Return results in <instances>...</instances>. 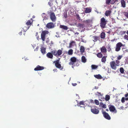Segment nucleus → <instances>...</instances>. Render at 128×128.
<instances>
[{
    "mask_svg": "<svg viewBox=\"0 0 128 128\" xmlns=\"http://www.w3.org/2000/svg\"><path fill=\"white\" fill-rule=\"evenodd\" d=\"M120 61L118 60L111 62L110 63L111 68L112 69L116 70L117 68V67L120 66Z\"/></svg>",
    "mask_w": 128,
    "mask_h": 128,
    "instance_id": "1",
    "label": "nucleus"
},
{
    "mask_svg": "<svg viewBox=\"0 0 128 128\" xmlns=\"http://www.w3.org/2000/svg\"><path fill=\"white\" fill-rule=\"evenodd\" d=\"M51 52L52 55L53 54L56 57H58L62 54V50H52Z\"/></svg>",
    "mask_w": 128,
    "mask_h": 128,
    "instance_id": "2",
    "label": "nucleus"
},
{
    "mask_svg": "<svg viewBox=\"0 0 128 128\" xmlns=\"http://www.w3.org/2000/svg\"><path fill=\"white\" fill-rule=\"evenodd\" d=\"M33 21V20L32 18L28 20L26 23V26H25L24 28H23L25 30H27L28 29L31 25L32 24Z\"/></svg>",
    "mask_w": 128,
    "mask_h": 128,
    "instance_id": "3",
    "label": "nucleus"
},
{
    "mask_svg": "<svg viewBox=\"0 0 128 128\" xmlns=\"http://www.w3.org/2000/svg\"><path fill=\"white\" fill-rule=\"evenodd\" d=\"M107 22V21L104 18H102L100 20V25L101 27L102 28H105Z\"/></svg>",
    "mask_w": 128,
    "mask_h": 128,
    "instance_id": "4",
    "label": "nucleus"
},
{
    "mask_svg": "<svg viewBox=\"0 0 128 128\" xmlns=\"http://www.w3.org/2000/svg\"><path fill=\"white\" fill-rule=\"evenodd\" d=\"M60 60V58H59L58 60L54 61L53 62L55 64V66L57 68L60 69L61 68L60 70H62L63 68L62 67V66L59 63Z\"/></svg>",
    "mask_w": 128,
    "mask_h": 128,
    "instance_id": "5",
    "label": "nucleus"
},
{
    "mask_svg": "<svg viewBox=\"0 0 128 128\" xmlns=\"http://www.w3.org/2000/svg\"><path fill=\"white\" fill-rule=\"evenodd\" d=\"M124 46V44H122L121 42H118L116 44L115 50L116 52L119 51L120 50L121 47Z\"/></svg>",
    "mask_w": 128,
    "mask_h": 128,
    "instance_id": "6",
    "label": "nucleus"
},
{
    "mask_svg": "<svg viewBox=\"0 0 128 128\" xmlns=\"http://www.w3.org/2000/svg\"><path fill=\"white\" fill-rule=\"evenodd\" d=\"M91 110L93 114H98L99 112V110L97 109V107L96 106H93L91 107Z\"/></svg>",
    "mask_w": 128,
    "mask_h": 128,
    "instance_id": "7",
    "label": "nucleus"
},
{
    "mask_svg": "<svg viewBox=\"0 0 128 128\" xmlns=\"http://www.w3.org/2000/svg\"><path fill=\"white\" fill-rule=\"evenodd\" d=\"M48 31L47 30L43 31L42 32L41 34V38L43 41H45V36L46 34H48Z\"/></svg>",
    "mask_w": 128,
    "mask_h": 128,
    "instance_id": "8",
    "label": "nucleus"
},
{
    "mask_svg": "<svg viewBox=\"0 0 128 128\" xmlns=\"http://www.w3.org/2000/svg\"><path fill=\"white\" fill-rule=\"evenodd\" d=\"M50 19L52 22H54L56 20V17L54 12H51L50 13Z\"/></svg>",
    "mask_w": 128,
    "mask_h": 128,
    "instance_id": "9",
    "label": "nucleus"
},
{
    "mask_svg": "<svg viewBox=\"0 0 128 128\" xmlns=\"http://www.w3.org/2000/svg\"><path fill=\"white\" fill-rule=\"evenodd\" d=\"M102 112L105 118L109 120L111 118L108 113L105 111Z\"/></svg>",
    "mask_w": 128,
    "mask_h": 128,
    "instance_id": "10",
    "label": "nucleus"
},
{
    "mask_svg": "<svg viewBox=\"0 0 128 128\" xmlns=\"http://www.w3.org/2000/svg\"><path fill=\"white\" fill-rule=\"evenodd\" d=\"M70 62H69V64L70 65H73L76 62V58L74 57H72L70 59Z\"/></svg>",
    "mask_w": 128,
    "mask_h": 128,
    "instance_id": "11",
    "label": "nucleus"
},
{
    "mask_svg": "<svg viewBox=\"0 0 128 128\" xmlns=\"http://www.w3.org/2000/svg\"><path fill=\"white\" fill-rule=\"evenodd\" d=\"M108 106L109 108L110 112H115V113L116 112V110L114 106L110 105Z\"/></svg>",
    "mask_w": 128,
    "mask_h": 128,
    "instance_id": "12",
    "label": "nucleus"
},
{
    "mask_svg": "<svg viewBox=\"0 0 128 128\" xmlns=\"http://www.w3.org/2000/svg\"><path fill=\"white\" fill-rule=\"evenodd\" d=\"M46 27L48 28H52L54 27V25L52 22H50L47 24Z\"/></svg>",
    "mask_w": 128,
    "mask_h": 128,
    "instance_id": "13",
    "label": "nucleus"
},
{
    "mask_svg": "<svg viewBox=\"0 0 128 128\" xmlns=\"http://www.w3.org/2000/svg\"><path fill=\"white\" fill-rule=\"evenodd\" d=\"M44 67L38 65L34 68V70L35 71L40 70H44Z\"/></svg>",
    "mask_w": 128,
    "mask_h": 128,
    "instance_id": "14",
    "label": "nucleus"
},
{
    "mask_svg": "<svg viewBox=\"0 0 128 128\" xmlns=\"http://www.w3.org/2000/svg\"><path fill=\"white\" fill-rule=\"evenodd\" d=\"M84 12L86 13H88L91 12L92 10V8L90 7H87L85 8Z\"/></svg>",
    "mask_w": 128,
    "mask_h": 128,
    "instance_id": "15",
    "label": "nucleus"
},
{
    "mask_svg": "<svg viewBox=\"0 0 128 128\" xmlns=\"http://www.w3.org/2000/svg\"><path fill=\"white\" fill-rule=\"evenodd\" d=\"M92 38H93V40L94 42H97L98 40L100 39V37L99 36H93Z\"/></svg>",
    "mask_w": 128,
    "mask_h": 128,
    "instance_id": "16",
    "label": "nucleus"
},
{
    "mask_svg": "<svg viewBox=\"0 0 128 128\" xmlns=\"http://www.w3.org/2000/svg\"><path fill=\"white\" fill-rule=\"evenodd\" d=\"M46 56L48 58L51 59L53 57V55L52 52H48L46 54Z\"/></svg>",
    "mask_w": 128,
    "mask_h": 128,
    "instance_id": "17",
    "label": "nucleus"
},
{
    "mask_svg": "<svg viewBox=\"0 0 128 128\" xmlns=\"http://www.w3.org/2000/svg\"><path fill=\"white\" fill-rule=\"evenodd\" d=\"M120 2L121 6L123 8H125L126 7V3L124 0H121Z\"/></svg>",
    "mask_w": 128,
    "mask_h": 128,
    "instance_id": "18",
    "label": "nucleus"
},
{
    "mask_svg": "<svg viewBox=\"0 0 128 128\" xmlns=\"http://www.w3.org/2000/svg\"><path fill=\"white\" fill-rule=\"evenodd\" d=\"M76 42L74 40L71 41L69 44V47L71 48L75 44Z\"/></svg>",
    "mask_w": 128,
    "mask_h": 128,
    "instance_id": "19",
    "label": "nucleus"
},
{
    "mask_svg": "<svg viewBox=\"0 0 128 128\" xmlns=\"http://www.w3.org/2000/svg\"><path fill=\"white\" fill-rule=\"evenodd\" d=\"M101 51L102 53H106L107 52L104 46H103L101 48Z\"/></svg>",
    "mask_w": 128,
    "mask_h": 128,
    "instance_id": "20",
    "label": "nucleus"
},
{
    "mask_svg": "<svg viewBox=\"0 0 128 128\" xmlns=\"http://www.w3.org/2000/svg\"><path fill=\"white\" fill-rule=\"evenodd\" d=\"M94 77L98 79H102V78L100 74L95 75H94Z\"/></svg>",
    "mask_w": 128,
    "mask_h": 128,
    "instance_id": "21",
    "label": "nucleus"
},
{
    "mask_svg": "<svg viewBox=\"0 0 128 128\" xmlns=\"http://www.w3.org/2000/svg\"><path fill=\"white\" fill-rule=\"evenodd\" d=\"M42 54H44L46 52V49L43 47H41L40 48Z\"/></svg>",
    "mask_w": 128,
    "mask_h": 128,
    "instance_id": "22",
    "label": "nucleus"
},
{
    "mask_svg": "<svg viewBox=\"0 0 128 128\" xmlns=\"http://www.w3.org/2000/svg\"><path fill=\"white\" fill-rule=\"evenodd\" d=\"M107 57L106 56H104L102 57V58L101 59V61L102 62H104L106 61V58Z\"/></svg>",
    "mask_w": 128,
    "mask_h": 128,
    "instance_id": "23",
    "label": "nucleus"
},
{
    "mask_svg": "<svg viewBox=\"0 0 128 128\" xmlns=\"http://www.w3.org/2000/svg\"><path fill=\"white\" fill-rule=\"evenodd\" d=\"M85 49L84 47L82 46H80V52L82 53H84V51Z\"/></svg>",
    "mask_w": 128,
    "mask_h": 128,
    "instance_id": "24",
    "label": "nucleus"
},
{
    "mask_svg": "<svg viewBox=\"0 0 128 128\" xmlns=\"http://www.w3.org/2000/svg\"><path fill=\"white\" fill-rule=\"evenodd\" d=\"M111 11L110 10H106L105 13V15L106 16H110L111 14Z\"/></svg>",
    "mask_w": 128,
    "mask_h": 128,
    "instance_id": "25",
    "label": "nucleus"
},
{
    "mask_svg": "<svg viewBox=\"0 0 128 128\" xmlns=\"http://www.w3.org/2000/svg\"><path fill=\"white\" fill-rule=\"evenodd\" d=\"M60 27L64 30H67L68 29V28L67 26L63 25H60Z\"/></svg>",
    "mask_w": 128,
    "mask_h": 128,
    "instance_id": "26",
    "label": "nucleus"
},
{
    "mask_svg": "<svg viewBox=\"0 0 128 128\" xmlns=\"http://www.w3.org/2000/svg\"><path fill=\"white\" fill-rule=\"evenodd\" d=\"M81 60L82 62L84 63L86 62V59L84 56H82L81 58Z\"/></svg>",
    "mask_w": 128,
    "mask_h": 128,
    "instance_id": "27",
    "label": "nucleus"
},
{
    "mask_svg": "<svg viewBox=\"0 0 128 128\" xmlns=\"http://www.w3.org/2000/svg\"><path fill=\"white\" fill-rule=\"evenodd\" d=\"M105 37V34L104 32H102L100 34V38L102 39H104Z\"/></svg>",
    "mask_w": 128,
    "mask_h": 128,
    "instance_id": "28",
    "label": "nucleus"
},
{
    "mask_svg": "<svg viewBox=\"0 0 128 128\" xmlns=\"http://www.w3.org/2000/svg\"><path fill=\"white\" fill-rule=\"evenodd\" d=\"M97 56L99 58H101L102 57V54L101 52H99L98 53L96 54Z\"/></svg>",
    "mask_w": 128,
    "mask_h": 128,
    "instance_id": "29",
    "label": "nucleus"
},
{
    "mask_svg": "<svg viewBox=\"0 0 128 128\" xmlns=\"http://www.w3.org/2000/svg\"><path fill=\"white\" fill-rule=\"evenodd\" d=\"M78 27L80 28H82L84 27V25L83 24L80 23L78 24Z\"/></svg>",
    "mask_w": 128,
    "mask_h": 128,
    "instance_id": "30",
    "label": "nucleus"
},
{
    "mask_svg": "<svg viewBox=\"0 0 128 128\" xmlns=\"http://www.w3.org/2000/svg\"><path fill=\"white\" fill-rule=\"evenodd\" d=\"M73 50L72 49L70 50L68 52V53L69 55H72L73 54Z\"/></svg>",
    "mask_w": 128,
    "mask_h": 128,
    "instance_id": "31",
    "label": "nucleus"
},
{
    "mask_svg": "<svg viewBox=\"0 0 128 128\" xmlns=\"http://www.w3.org/2000/svg\"><path fill=\"white\" fill-rule=\"evenodd\" d=\"M100 105L104 108H106V105L105 104H103L102 102H100Z\"/></svg>",
    "mask_w": 128,
    "mask_h": 128,
    "instance_id": "32",
    "label": "nucleus"
},
{
    "mask_svg": "<svg viewBox=\"0 0 128 128\" xmlns=\"http://www.w3.org/2000/svg\"><path fill=\"white\" fill-rule=\"evenodd\" d=\"M91 66L92 69H96L98 67V66L94 65H92Z\"/></svg>",
    "mask_w": 128,
    "mask_h": 128,
    "instance_id": "33",
    "label": "nucleus"
},
{
    "mask_svg": "<svg viewBox=\"0 0 128 128\" xmlns=\"http://www.w3.org/2000/svg\"><path fill=\"white\" fill-rule=\"evenodd\" d=\"M84 102L83 101H81L78 104V106H80V105H84Z\"/></svg>",
    "mask_w": 128,
    "mask_h": 128,
    "instance_id": "34",
    "label": "nucleus"
},
{
    "mask_svg": "<svg viewBox=\"0 0 128 128\" xmlns=\"http://www.w3.org/2000/svg\"><path fill=\"white\" fill-rule=\"evenodd\" d=\"M105 97V100L106 101H108L110 99V96L109 95H106V96Z\"/></svg>",
    "mask_w": 128,
    "mask_h": 128,
    "instance_id": "35",
    "label": "nucleus"
},
{
    "mask_svg": "<svg viewBox=\"0 0 128 128\" xmlns=\"http://www.w3.org/2000/svg\"><path fill=\"white\" fill-rule=\"evenodd\" d=\"M48 4L51 7L52 6L53 4L52 1L51 0H50V1L48 2Z\"/></svg>",
    "mask_w": 128,
    "mask_h": 128,
    "instance_id": "36",
    "label": "nucleus"
},
{
    "mask_svg": "<svg viewBox=\"0 0 128 128\" xmlns=\"http://www.w3.org/2000/svg\"><path fill=\"white\" fill-rule=\"evenodd\" d=\"M120 71L121 73L123 74L124 72V70L123 68H120Z\"/></svg>",
    "mask_w": 128,
    "mask_h": 128,
    "instance_id": "37",
    "label": "nucleus"
},
{
    "mask_svg": "<svg viewBox=\"0 0 128 128\" xmlns=\"http://www.w3.org/2000/svg\"><path fill=\"white\" fill-rule=\"evenodd\" d=\"M111 0H106V4H111Z\"/></svg>",
    "mask_w": 128,
    "mask_h": 128,
    "instance_id": "38",
    "label": "nucleus"
},
{
    "mask_svg": "<svg viewBox=\"0 0 128 128\" xmlns=\"http://www.w3.org/2000/svg\"><path fill=\"white\" fill-rule=\"evenodd\" d=\"M122 57V55H119L117 57V60H120Z\"/></svg>",
    "mask_w": 128,
    "mask_h": 128,
    "instance_id": "39",
    "label": "nucleus"
},
{
    "mask_svg": "<svg viewBox=\"0 0 128 128\" xmlns=\"http://www.w3.org/2000/svg\"><path fill=\"white\" fill-rule=\"evenodd\" d=\"M94 102L95 103V104L97 105H99V101L96 100H94Z\"/></svg>",
    "mask_w": 128,
    "mask_h": 128,
    "instance_id": "40",
    "label": "nucleus"
},
{
    "mask_svg": "<svg viewBox=\"0 0 128 128\" xmlns=\"http://www.w3.org/2000/svg\"><path fill=\"white\" fill-rule=\"evenodd\" d=\"M118 0H112L111 1V4H114L116 2H117Z\"/></svg>",
    "mask_w": 128,
    "mask_h": 128,
    "instance_id": "41",
    "label": "nucleus"
},
{
    "mask_svg": "<svg viewBox=\"0 0 128 128\" xmlns=\"http://www.w3.org/2000/svg\"><path fill=\"white\" fill-rule=\"evenodd\" d=\"M124 39L128 40V36L125 35L124 36Z\"/></svg>",
    "mask_w": 128,
    "mask_h": 128,
    "instance_id": "42",
    "label": "nucleus"
},
{
    "mask_svg": "<svg viewBox=\"0 0 128 128\" xmlns=\"http://www.w3.org/2000/svg\"><path fill=\"white\" fill-rule=\"evenodd\" d=\"M36 38L37 40H38L39 37L38 35V32H36Z\"/></svg>",
    "mask_w": 128,
    "mask_h": 128,
    "instance_id": "43",
    "label": "nucleus"
},
{
    "mask_svg": "<svg viewBox=\"0 0 128 128\" xmlns=\"http://www.w3.org/2000/svg\"><path fill=\"white\" fill-rule=\"evenodd\" d=\"M96 95L99 96H101L102 95L100 92H97Z\"/></svg>",
    "mask_w": 128,
    "mask_h": 128,
    "instance_id": "44",
    "label": "nucleus"
},
{
    "mask_svg": "<svg viewBox=\"0 0 128 128\" xmlns=\"http://www.w3.org/2000/svg\"><path fill=\"white\" fill-rule=\"evenodd\" d=\"M125 100L124 98L122 97L121 100L122 102L123 103L125 102Z\"/></svg>",
    "mask_w": 128,
    "mask_h": 128,
    "instance_id": "45",
    "label": "nucleus"
},
{
    "mask_svg": "<svg viewBox=\"0 0 128 128\" xmlns=\"http://www.w3.org/2000/svg\"><path fill=\"white\" fill-rule=\"evenodd\" d=\"M64 16L66 18L67 16V13L65 12H64Z\"/></svg>",
    "mask_w": 128,
    "mask_h": 128,
    "instance_id": "46",
    "label": "nucleus"
},
{
    "mask_svg": "<svg viewBox=\"0 0 128 128\" xmlns=\"http://www.w3.org/2000/svg\"><path fill=\"white\" fill-rule=\"evenodd\" d=\"M124 15L128 18V13L127 12H125L124 14Z\"/></svg>",
    "mask_w": 128,
    "mask_h": 128,
    "instance_id": "47",
    "label": "nucleus"
},
{
    "mask_svg": "<svg viewBox=\"0 0 128 128\" xmlns=\"http://www.w3.org/2000/svg\"><path fill=\"white\" fill-rule=\"evenodd\" d=\"M85 22L87 23H90V20L89 19L86 20L85 21Z\"/></svg>",
    "mask_w": 128,
    "mask_h": 128,
    "instance_id": "48",
    "label": "nucleus"
},
{
    "mask_svg": "<svg viewBox=\"0 0 128 128\" xmlns=\"http://www.w3.org/2000/svg\"><path fill=\"white\" fill-rule=\"evenodd\" d=\"M76 17L79 20L80 19V17L79 16L78 14H76Z\"/></svg>",
    "mask_w": 128,
    "mask_h": 128,
    "instance_id": "49",
    "label": "nucleus"
},
{
    "mask_svg": "<svg viewBox=\"0 0 128 128\" xmlns=\"http://www.w3.org/2000/svg\"><path fill=\"white\" fill-rule=\"evenodd\" d=\"M98 86H94V88H93V89H98Z\"/></svg>",
    "mask_w": 128,
    "mask_h": 128,
    "instance_id": "50",
    "label": "nucleus"
},
{
    "mask_svg": "<svg viewBox=\"0 0 128 128\" xmlns=\"http://www.w3.org/2000/svg\"><path fill=\"white\" fill-rule=\"evenodd\" d=\"M39 46H37L36 48V49H35V50H34V51H38V48H39Z\"/></svg>",
    "mask_w": 128,
    "mask_h": 128,
    "instance_id": "51",
    "label": "nucleus"
},
{
    "mask_svg": "<svg viewBox=\"0 0 128 128\" xmlns=\"http://www.w3.org/2000/svg\"><path fill=\"white\" fill-rule=\"evenodd\" d=\"M72 84L73 86H75L77 85L76 83H72Z\"/></svg>",
    "mask_w": 128,
    "mask_h": 128,
    "instance_id": "52",
    "label": "nucleus"
},
{
    "mask_svg": "<svg viewBox=\"0 0 128 128\" xmlns=\"http://www.w3.org/2000/svg\"><path fill=\"white\" fill-rule=\"evenodd\" d=\"M90 102L92 103H94V101L93 100H90Z\"/></svg>",
    "mask_w": 128,
    "mask_h": 128,
    "instance_id": "53",
    "label": "nucleus"
},
{
    "mask_svg": "<svg viewBox=\"0 0 128 128\" xmlns=\"http://www.w3.org/2000/svg\"><path fill=\"white\" fill-rule=\"evenodd\" d=\"M126 47H124L122 48V50H124V49H126Z\"/></svg>",
    "mask_w": 128,
    "mask_h": 128,
    "instance_id": "54",
    "label": "nucleus"
},
{
    "mask_svg": "<svg viewBox=\"0 0 128 128\" xmlns=\"http://www.w3.org/2000/svg\"><path fill=\"white\" fill-rule=\"evenodd\" d=\"M82 42H86V41H84V40H83L82 39Z\"/></svg>",
    "mask_w": 128,
    "mask_h": 128,
    "instance_id": "55",
    "label": "nucleus"
},
{
    "mask_svg": "<svg viewBox=\"0 0 128 128\" xmlns=\"http://www.w3.org/2000/svg\"><path fill=\"white\" fill-rule=\"evenodd\" d=\"M22 34V31L20 32L19 33V34L20 35H21Z\"/></svg>",
    "mask_w": 128,
    "mask_h": 128,
    "instance_id": "56",
    "label": "nucleus"
},
{
    "mask_svg": "<svg viewBox=\"0 0 128 128\" xmlns=\"http://www.w3.org/2000/svg\"><path fill=\"white\" fill-rule=\"evenodd\" d=\"M108 48L109 49V50H108V51H109L110 50H111V48H110V47L109 46H108Z\"/></svg>",
    "mask_w": 128,
    "mask_h": 128,
    "instance_id": "57",
    "label": "nucleus"
},
{
    "mask_svg": "<svg viewBox=\"0 0 128 128\" xmlns=\"http://www.w3.org/2000/svg\"><path fill=\"white\" fill-rule=\"evenodd\" d=\"M128 96V93L126 94L125 95V96L126 97H127Z\"/></svg>",
    "mask_w": 128,
    "mask_h": 128,
    "instance_id": "58",
    "label": "nucleus"
},
{
    "mask_svg": "<svg viewBox=\"0 0 128 128\" xmlns=\"http://www.w3.org/2000/svg\"><path fill=\"white\" fill-rule=\"evenodd\" d=\"M126 32V31H123V32H122V34H125Z\"/></svg>",
    "mask_w": 128,
    "mask_h": 128,
    "instance_id": "59",
    "label": "nucleus"
},
{
    "mask_svg": "<svg viewBox=\"0 0 128 128\" xmlns=\"http://www.w3.org/2000/svg\"><path fill=\"white\" fill-rule=\"evenodd\" d=\"M79 34V33L78 32H76L75 33V34H77L78 35Z\"/></svg>",
    "mask_w": 128,
    "mask_h": 128,
    "instance_id": "60",
    "label": "nucleus"
},
{
    "mask_svg": "<svg viewBox=\"0 0 128 128\" xmlns=\"http://www.w3.org/2000/svg\"><path fill=\"white\" fill-rule=\"evenodd\" d=\"M125 100H128V97L127 98H125Z\"/></svg>",
    "mask_w": 128,
    "mask_h": 128,
    "instance_id": "61",
    "label": "nucleus"
},
{
    "mask_svg": "<svg viewBox=\"0 0 128 128\" xmlns=\"http://www.w3.org/2000/svg\"><path fill=\"white\" fill-rule=\"evenodd\" d=\"M126 62H127V63L128 64V58H127V60H126Z\"/></svg>",
    "mask_w": 128,
    "mask_h": 128,
    "instance_id": "62",
    "label": "nucleus"
},
{
    "mask_svg": "<svg viewBox=\"0 0 128 128\" xmlns=\"http://www.w3.org/2000/svg\"><path fill=\"white\" fill-rule=\"evenodd\" d=\"M106 111H108V109H106Z\"/></svg>",
    "mask_w": 128,
    "mask_h": 128,
    "instance_id": "63",
    "label": "nucleus"
},
{
    "mask_svg": "<svg viewBox=\"0 0 128 128\" xmlns=\"http://www.w3.org/2000/svg\"><path fill=\"white\" fill-rule=\"evenodd\" d=\"M126 33L128 34V30L127 31V32H126Z\"/></svg>",
    "mask_w": 128,
    "mask_h": 128,
    "instance_id": "64",
    "label": "nucleus"
}]
</instances>
